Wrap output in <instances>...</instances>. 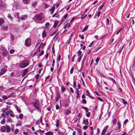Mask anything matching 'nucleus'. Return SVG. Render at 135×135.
I'll use <instances>...</instances> for the list:
<instances>
[{
	"instance_id": "20",
	"label": "nucleus",
	"mask_w": 135,
	"mask_h": 135,
	"mask_svg": "<svg viewBox=\"0 0 135 135\" xmlns=\"http://www.w3.org/2000/svg\"><path fill=\"white\" fill-rule=\"evenodd\" d=\"M71 113V111L69 110L68 109L65 110V115H67L68 114H69Z\"/></svg>"
},
{
	"instance_id": "9",
	"label": "nucleus",
	"mask_w": 135,
	"mask_h": 135,
	"mask_svg": "<svg viewBox=\"0 0 135 135\" xmlns=\"http://www.w3.org/2000/svg\"><path fill=\"white\" fill-rule=\"evenodd\" d=\"M107 128L108 127L107 126H106L104 128V129L102 131V132L101 133L102 135L104 134L105 133L106 131V130Z\"/></svg>"
},
{
	"instance_id": "33",
	"label": "nucleus",
	"mask_w": 135,
	"mask_h": 135,
	"mask_svg": "<svg viewBox=\"0 0 135 135\" xmlns=\"http://www.w3.org/2000/svg\"><path fill=\"white\" fill-rule=\"evenodd\" d=\"M10 38L11 39V40L12 41H13L14 40L13 36L11 34L10 35Z\"/></svg>"
},
{
	"instance_id": "45",
	"label": "nucleus",
	"mask_w": 135,
	"mask_h": 135,
	"mask_svg": "<svg viewBox=\"0 0 135 135\" xmlns=\"http://www.w3.org/2000/svg\"><path fill=\"white\" fill-rule=\"evenodd\" d=\"M61 88L62 92H64L65 90V88L63 86H62Z\"/></svg>"
},
{
	"instance_id": "38",
	"label": "nucleus",
	"mask_w": 135,
	"mask_h": 135,
	"mask_svg": "<svg viewBox=\"0 0 135 135\" xmlns=\"http://www.w3.org/2000/svg\"><path fill=\"white\" fill-rule=\"evenodd\" d=\"M78 135H81L82 133H81V131L80 129H79L78 130Z\"/></svg>"
},
{
	"instance_id": "44",
	"label": "nucleus",
	"mask_w": 135,
	"mask_h": 135,
	"mask_svg": "<svg viewBox=\"0 0 135 135\" xmlns=\"http://www.w3.org/2000/svg\"><path fill=\"white\" fill-rule=\"evenodd\" d=\"M82 54V52L80 51H78V56H79L80 55H82L81 54Z\"/></svg>"
},
{
	"instance_id": "34",
	"label": "nucleus",
	"mask_w": 135,
	"mask_h": 135,
	"mask_svg": "<svg viewBox=\"0 0 135 135\" xmlns=\"http://www.w3.org/2000/svg\"><path fill=\"white\" fill-rule=\"evenodd\" d=\"M104 5V4H103L102 5L100 6L98 8V9L99 10H101Z\"/></svg>"
},
{
	"instance_id": "48",
	"label": "nucleus",
	"mask_w": 135,
	"mask_h": 135,
	"mask_svg": "<svg viewBox=\"0 0 135 135\" xmlns=\"http://www.w3.org/2000/svg\"><path fill=\"white\" fill-rule=\"evenodd\" d=\"M82 103L83 104H86V100L85 99H82Z\"/></svg>"
},
{
	"instance_id": "3",
	"label": "nucleus",
	"mask_w": 135,
	"mask_h": 135,
	"mask_svg": "<svg viewBox=\"0 0 135 135\" xmlns=\"http://www.w3.org/2000/svg\"><path fill=\"white\" fill-rule=\"evenodd\" d=\"M31 44V40L30 38H28L26 39L25 41V44L27 47L30 46Z\"/></svg>"
},
{
	"instance_id": "64",
	"label": "nucleus",
	"mask_w": 135,
	"mask_h": 135,
	"mask_svg": "<svg viewBox=\"0 0 135 135\" xmlns=\"http://www.w3.org/2000/svg\"><path fill=\"white\" fill-rule=\"evenodd\" d=\"M88 128V127L86 126H84L83 127V129L84 130Z\"/></svg>"
},
{
	"instance_id": "6",
	"label": "nucleus",
	"mask_w": 135,
	"mask_h": 135,
	"mask_svg": "<svg viewBox=\"0 0 135 135\" xmlns=\"http://www.w3.org/2000/svg\"><path fill=\"white\" fill-rule=\"evenodd\" d=\"M28 71V70L26 69L23 70V72L22 74V77L24 76L27 73Z\"/></svg>"
},
{
	"instance_id": "22",
	"label": "nucleus",
	"mask_w": 135,
	"mask_h": 135,
	"mask_svg": "<svg viewBox=\"0 0 135 135\" xmlns=\"http://www.w3.org/2000/svg\"><path fill=\"white\" fill-rule=\"evenodd\" d=\"M76 94H77V98H78L79 97L80 95L79 91V90L77 88H76Z\"/></svg>"
},
{
	"instance_id": "5",
	"label": "nucleus",
	"mask_w": 135,
	"mask_h": 135,
	"mask_svg": "<svg viewBox=\"0 0 135 135\" xmlns=\"http://www.w3.org/2000/svg\"><path fill=\"white\" fill-rule=\"evenodd\" d=\"M11 128L8 125H6V130L7 133H9L10 132Z\"/></svg>"
},
{
	"instance_id": "40",
	"label": "nucleus",
	"mask_w": 135,
	"mask_h": 135,
	"mask_svg": "<svg viewBox=\"0 0 135 135\" xmlns=\"http://www.w3.org/2000/svg\"><path fill=\"white\" fill-rule=\"evenodd\" d=\"M23 115L21 113L19 116V118L20 119H22L23 117Z\"/></svg>"
},
{
	"instance_id": "29",
	"label": "nucleus",
	"mask_w": 135,
	"mask_h": 135,
	"mask_svg": "<svg viewBox=\"0 0 135 135\" xmlns=\"http://www.w3.org/2000/svg\"><path fill=\"white\" fill-rule=\"evenodd\" d=\"M21 121H18L17 123L16 124V126H21Z\"/></svg>"
},
{
	"instance_id": "19",
	"label": "nucleus",
	"mask_w": 135,
	"mask_h": 135,
	"mask_svg": "<svg viewBox=\"0 0 135 135\" xmlns=\"http://www.w3.org/2000/svg\"><path fill=\"white\" fill-rule=\"evenodd\" d=\"M46 135H52L53 134V133L51 131H49L45 133Z\"/></svg>"
},
{
	"instance_id": "36",
	"label": "nucleus",
	"mask_w": 135,
	"mask_h": 135,
	"mask_svg": "<svg viewBox=\"0 0 135 135\" xmlns=\"http://www.w3.org/2000/svg\"><path fill=\"white\" fill-rule=\"evenodd\" d=\"M44 4L45 5V8H46L49 7V4H47L46 3H44Z\"/></svg>"
},
{
	"instance_id": "26",
	"label": "nucleus",
	"mask_w": 135,
	"mask_h": 135,
	"mask_svg": "<svg viewBox=\"0 0 135 135\" xmlns=\"http://www.w3.org/2000/svg\"><path fill=\"white\" fill-rule=\"evenodd\" d=\"M10 19L11 21L13 20V18L11 16V15L9 14L7 16Z\"/></svg>"
},
{
	"instance_id": "52",
	"label": "nucleus",
	"mask_w": 135,
	"mask_h": 135,
	"mask_svg": "<svg viewBox=\"0 0 135 135\" xmlns=\"http://www.w3.org/2000/svg\"><path fill=\"white\" fill-rule=\"evenodd\" d=\"M10 110L9 111H7L6 113V114L8 116L9 115V114L10 113Z\"/></svg>"
},
{
	"instance_id": "10",
	"label": "nucleus",
	"mask_w": 135,
	"mask_h": 135,
	"mask_svg": "<svg viewBox=\"0 0 135 135\" xmlns=\"http://www.w3.org/2000/svg\"><path fill=\"white\" fill-rule=\"evenodd\" d=\"M55 7L54 6L52 7L50 9V11L51 14H52L53 13L54 10L55 9Z\"/></svg>"
},
{
	"instance_id": "47",
	"label": "nucleus",
	"mask_w": 135,
	"mask_h": 135,
	"mask_svg": "<svg viewBox=\"0 0 135 135\" xmlns=\"http://www.w3.org/2000/svg\"><path fill=\"white\" fill-rule=\"evenodd\" d=\"M14 52V50L13 49H11L9 51V52L11 54H12Z\"/></svg>"
},
{
	"instance_id": "50",
	"label": "nucleus",
	"mask_w": 135,
	"mask_h": 135,
	"mask_svg": "<svg viewBox=\"0 0 135 135\" xmlns=\"http://www.w3.org/2000/svg\"><path fill=\"white\" fill-rule=\"evenodd\" d=\"M37 4V2H35L32 4V6L33 7H35Z\"/></svg>"
},
{
	"instance_id": "41",
	"label": "nucleus",
	"mask_w": 135,
	"mask_h": 135,
	"mask_svg": "<svg viewBox=\"0 0 135 135\" xmlns=\"http://www.w3.org/2000/svg\"><path fill=\"white\" fill-rule=\"evenodd\" d=\"M100 59V57H97V58L96 59V60H95V62H96L97 63H98V62H99V60Z\"/></svg>"
},
{
	"instance_id": "1",
	"label": "nucleus",
	"mask_w": 135,
	"mask_h": 135,
	"mask_svg": "<svg viewBox=\"0 0 135 135\" xmlns=\"http://www.w3.org/2000/svg\"><path fill=\"white\" fill-rule=\"evenodd\" d=\"M44 17V15L42 13H40L36 15L33 18L34 20L37 22L41 20Z\"/></svg>"
},
{
	"instance_id": "46",
	"label": "nucleus",
	"mask_w": 135,
	"mask_h": 135,
	"mask_svg": "<svg viewBox=\"0 0 135 135\" xmlns=\"http://www.w3.org/2000/svg\"><path fill=\"white\" fill-rule=\"evenodd\" d=\"M40 76V75L39 74H37L35 76L36 80H37Z\"/></svg>"
},
{
	"instance_id": "15",
	"label": "nucleus",
	"mask_w": 135,
	"mask_h": 135,
	"mask_svg": "<svg viewBox=\"0 0 135 135\" xmlns=\"http://www.w3.org/2000/svg\"><path fill=\"white\" fill-rule=\"evenodd\" d=\"M19 14L18 13H16L15 14V15H14V16L15 17H16V16L17 17V18H18V22L20 21V20L21 19L20 17L19 16Z\"/></svg>"
},
{
	"instance_id": "30",
	"label": "nucleus",
	"mask_w": 135,
	"mask_h": 135,
	"mask_svg": "<svg viewBox=\"0 0 135 135\" xmlns=\"http://www.w3.org/2000/svg\"><path fill=\"white\" fill-rule=\"evenodd\" d=\"M122 101L123 103L124 104H127V102L123 99H122Z\"/></svg>"
},
{
	"instance_id": "54",
	"label": "nucleus",
	"mask_w": 135,
	"mask_h": 135,
	"mask_svg": "<svg viewBox=\"0 0 135 135\" xmlns=\"http://www.w3.org/2000/svg\"><path fill=\"white\" fill-rule=\"evenodd\" d=\"M68 14L66 13L64 16L63 17V18H64V19H65L66 17L68 16Z\"/></svg>"
},
{
	"instance_id": "55",
	"label": "nucleus",
	"mask_w": 135,
	"mask_h": 135,
	"mask_svg": "<svg viewBox=\"0 0 135 135\" xmlns=\"http://www.w3.org/2000/svg\"><path fill=\"white\" fill-rule=\"evenodd\" d=\"M128 119H126L123 122V124H126V123L128 122Z\"/></svg>"
},
{
	"instance_id": "39",
	"label": "nucleus",
	"mask_w": 135,
	"mask_h": 135,
	"mask_svg": "<svg viewBox=\"0 0 135 135\" xmlns=\"http://www.w3.org/2000/svg\"><path fill=\"white\" fill-rule=\"evenodd\" d=\"M2 98L4 99V100H6L7 99L8 97H7L6 96V95H3L2 96Z\"/></svg>"
},
{
	"instance_id": "42",
	"label": "nucleus",
	"mask_w": 135,
	"mask_h": 135,
	"mask_svg": "<svg viewBox=\"0 0 135 135\" xmlns=\"http://www.w3.org/2000/svg\"><path fill=\"white\" fill-rule=\"evenodd\" d=\"M74 71V68H72L70 70V74H72L73 73V71Z\"/></svg>"
},
{
	"instance_id": "59",
	"label": "nucleus",
	"mask_w": 135,
	"mask_h": 135,
	"mask_svg": "<svg viewBox=\"0 0 135 135\" xmlns=\"http://www.w3.org/2000/svg\"><path fill=\"white\" fill-rule=\"evenodd\" d=\"M90 112H88L86 114V115L87 117H89L90 116Z\"/></svg>"
},
{
	"instance_id": "12",
	"label": "nucleus",
	"mask_w": 135,
	"mask_h": 135,
	"mask_svg": "<svg viewBox=\"0 0 135 135\" xmlns=\"http://www.w3.org/2000/svg\"><path fill=\"white\" fill-rule=\"evenodd\" d=\"M4 22V20L2 18H0V26H1Z\"/></svg>"
},
{
	"instance_id": "60",
	"label": "nucleus",
	"mask_w": 135,
	"mask_h": 135,
	"mask_svg": "<svg viewBox=\"0 0 135 135\" xmlns=\"http://www.w3.org/2000/svg\"><path fill=\"white\" fill-rule=\"evenodd\" d=\"M70 91L72 93H74V91L73 90V89L72 88H70Z\"/></svg>"
},
{
	"instance_id": "31",
	"label": "nucleus",
	"mask_w": 135,
	"mask_h": 135,
	"mask_svg": "<svg viewBox=\"0 0 135 135\" xmlns=\"http://www.w3.org/2000/svg\"><path fill=\"white\" fill-rule=\"evenodd\" d=\"M117 125L118 126V128L119 129L121 127V125L120 123L119 122H117Z\"/></svg>"
},
{
	"instance_id": "53",
	"label": "nucleus",
	"mask_w": 135,
	"mask_h": 135,
	"mask_svg": "<svg viewBox=\"0 0 135 135\" xmlns=\"http://www.w3.org/2000/svg\"><path fill=\"white\" fill-rule=\"evenodd\" d=\"M85 62V59H83L82 60V64H81V66H83L84 64V63Z\"/></svg>"
},
{
	"instance_id": "27",
	"label": "nucleus",
	"mask_w": 135,
	"mask_h": 135,
	"mask_svg": "<svg viewBox=\"0 0 135 135\" xmlns=\"http://www.w3.org/2000/svg\"><path fill=\"white\" fill-rule=\"evenodd\" d=\"M82 108L85 110L86 112H88V109L86 107L83 106Z\"/></svg>"
},
{
	"instance_id": "49",
	"label": "nucleus",
	"mask_w": 135,
	"mask_h": 135,
	"mask_svg": "<svg viewBox=\"0 0 135 135\" xmlns=\"http://www.w3.org/2000/svg\"><path fill=\"white\" fill-rule=\"evenodd\" d=\"M124 44L123 45V46H122V48H121L120 50L119 51V54H120L121 53V51H122V49H123V48H124Z\"/></svg>"
},
{
	"instance_id": "37",
	"label": "nucleus",
	"mask_w": 135,
	"mask_h": 135,
	"mask_svg": "<svg viewBox=\"0 0 135 135\" xmlns=\"http://www.w3.org/2000/svg\"><path fill=\"white\" fill-rule=\"evenodd\" d=\"M82 56V55H80L78 59V61L79 62H80V61L81 59V57Z\"/></svg>"
},
{
	"instance_id": "7",
	"label": "nucleus",
	"mask_w": 135,
	"mask_h": 135,
	"mask_svg": "<svg viewBox=\"0 0 135 135\" xmlns=\"http://www.w3.org/2000/svg\"><path fill=\"white\" fill-rule=\"evenodd\" d=\"M27 17L28 15H27L22 16L21 17H20V20H25L27 18Z\"/></svg>"
},
{
	"instance_id": "23",
	"label": "nucleus",
	"mask_w": 135,
	"mask_h": 135,
	"mask_svg": "<svg viewBox=\"0 0 135 135\" xmlns=\"http://www.w3.org/2000/svg\"><path fill=\"white\" fill-rule=\"evenodd\" d=\"M88 27L89 26L88 25H87L81 31L82 32H83L87 30Z\"/></svg>"
},
{
	"instance_id": "35",
	"label": "nucleus",
	"mask_w": 135,
	"mask_h": 135,
	"mask_svg": "<svg viewBox=\"0 0 135 135\" xmlns=\"http://www.w3.org/2000/svg\"><path fill=\"white\" fill-rule=\"evenodd\" d=\"M18 131H19L18 129H15V131H14V133L15 134H16L18 133Z\"/></svg>"
},
{
	"instance_id": "8",
	"label": "nucleus",
	"mask_w": 135,
	"mask_h": 135,
	"mask_svg": "<svg viewBox=\"0 0 135 135\" xmlns=\"http://www.w3.org/2000/svg\"><path fill=\"white\" fill-rule=\"evenodd\" d=\"M6 71V70L4 68H2L1 69L0 74L2 75Z\"/></svg>"
},
{
	"instance_id": "13",
	"label": "nucleus",
	"mask_w": 135,
	"mask_h": 135,
	"mask_svg": "<svg viewBox=\"0 0 135 135\" xmlns=\"http://www.w3.org/2000/svg\"><path fill=\"white\" fill-rule=\"evenodd\" d=\"M1 130L2 132H4L6 131V126H3L1 127Z\"/></svg>"
},
{
	"instance_id": "32",
	"label": "nucleus",
	"mask_w": 135,
	"mask_h": 135,
	"mask_svg": "<svg viewBox=\"0 0 135 135\" xmlns=\"http://www.w3.org/2000/svg\"><path fill=\"white\" fill-rule=\"evenodd\" d=\"M7 122L11 123L12 122V119L11 118H8L7 120Z\"/></svg>"
},
{
	"instance_id": "57",
	"label": "nucleus",
	"mask_w": 135,
	"mask_h": 135,
	"mask_svg": "<svg viewBox=\"0 0 135 135\" xmlns=\"http://www.w3.org/2000/svg\"><path fill=\"white\" fill-rule=\"evenodd\" d=\"M55 62V61L54 59L53 60L52 62V67H54V64Z\"/></svg>"
},
{
	"instance_id": "4",
	"label": "nucleus",
	"mask_w": 135,
	"mask_h": 135,
	"mask_svg": "<svg viewBox=\"0 0 135 135\" xmlns=\"http://www.w3.org/2000/svg\"><path fill=\"white\" fill-rule=\"evenodd\" d=\"M33 106L38 110H39V101L37 100L32 104Z\"/></svg>"
},
{
	"instance_id": "63",
	"label": "nucleus",
	"mask_w": 135,
	"mask_h": 135,
	"mask_svg": "<svg viewBox=\"0 0 135 135\" xmlns=\"http://www.w3.org/2000/svg\"><path fill=\"white\" fill-rule=\"evenodd\" d=\"M44 53V51L43 50L41 52V53L39 54V56H41L42 55H43Z\"/></svg>"
},
{
	"instance_id": "61",
	"label": "nucleus",
	"mask_w": 135,
	"mask_h": 135,
	"mask_svg": "<svg viewBox=\"0 0 135 135\" xmlns=\"http://www.w3.org/2000/svg\"><path fill=\"white\" fill-rule=\"evenodd\" d=\"M94 42V41H93L88 46L90 47H91L93 44Z\"/></svg>"
},
{
	"instance_id": "14",
	"label": "nucleus",
	"mask_w": 135,
	"mask_h": 135,
	"mask_svg": "<svg viewBox=\"0 0 135 135\" xmlns=\"http://www.w3.org/2000/svg\"><path fill=\"white\" fill-rule=\"evenodd\" d=\"M10 116L12 117H14L15 116V114H13V112L11 110H10Z\"/></svg>"
},
{
	"instance_id": "17",
	"label": "nucleus",
	"mask_w": 135,
	"mask_h": 135,
	"mask_svg": "<svg viewBox=\"0 0 135 135\" xmlns=\"http://www.w3.org/2000/svg\"><path fill=\"white\" fill-rule=\"evenodd\" d=\"M58 23V21H56L54 23V27L55 28L56 27Z\"/></svg>"
},
{
	"instance_id": "16",
	"label": "nucleus",
	"mask_w": 135,
	"mask_h": 135,
	"mask_svg": "<svg viewBox=\"0 0 135 135\" xmlns=\"http://www.w3.org/2000/svg\"><path fill=\"white\" fill-rule=\"evenodd\" d=\"M60 97V96L59 94H57L56 95L55 98V99L56 101H57L59 99Z\"/></svg>"
},
{
	"instance_id": "24",
	"label": "nucleus",
	"mask_w": 135,
	"mask_h": 135,
	"mask_svg": "<svg viewBox=\"0 0 135 135\" xmlns=\"http://www.w3.org/2000/svg\"><path fill=\"white\" fill-rule=\"evenodd\" d=\"M42 36L43 38H44V37H45L46 36V34L45 31H44L42 33Z\"/></svg>"
},
{
	"instance_id": "11",
	"label": "nucleus",
	"mask_w": 135,
	"mask_h": 135,
	"mask_svg": "<svg viewBox=\"0 0 135 135\" xmlns=\"http://www.w3.org/2000/svg\"><path fill=\"white\" fill-rule=\"evenodd\" d=\"M8 28V26L7 25H4L2 26V29L4 31L6 30Z\"/></svg>"
},
{
	"instance_id": "58",
	"label": "nucleus",
	"mask_w": 135,
	"mask_h": 135,
	"mask_svg": "<svg viewBox=\"0 0 135 135\" xmlns=\"http://www.w3.org/2000/svg\"><path fill=\"white\" fill-rule=\"evenodd\" d=\"M97 98L100 101H101V102H103V100L102 99V98H99V97H98Z\"/></svg>"
},
{
	"instance_id": "21",
	"label": "nucleus",
	"mask_w": 135,
	"mask_h": 135,
	"mask_svg": "<svg viewBox=\"0 0 135 135\" xmlns=\"http://www.w3.org/2000/svg\"><path fill=\"white\" fill-rule=\"evenodd\" d=\"M30 0H22V1L23 3L26 4H28Z\"/></svg>"
},
{
	"instance_id": "43",
	"label": "nucleus",
	"mask_w": 135,
	"mask_h": 135,
	"mask_svg": "<svg viewBox=\"0 0 135 135\" xmlns=\"http://www.w3.org/2000/svg\"><path fill=\"white\" fill-rule=\"evenodd\" d=\"M79 37L81 38L82 39H83L84 38V37L83 35H79Z\"/></svg>"
},
{
	"instance_id": "28",
	"label": "nucleus",
	"mask_w": 135,
	"mask_h": 135,
	"mask_svg": "<svg viewBox=\"0 0 135 135\" xmlns=\"http://www.w3.org/2000/svg\"><path fill=\"white\" fill-rule=\"evenodd\" d=\"M5 122V119L3 118L2 120L1 121V123L3 124H4Z\"/></svg>"
},
{
	"instance_id": "56",
	"label": "nucleus",
	"mask_w": 135,
	"mask_h": 135,
	"mask_svg": "<svg viewBox=\"0 0 135 135\" xmlns=\"http://www.w3.org/2000/svg\"><path fill=\"white\" fill-rule=\"evenodd\" d=\"M6 111V109L4 108H3L2 109V111L3 113H5Z\"/></svg>"
},
{
	"instance_id": "51",
	"label": "nucleus",
	"mask_w": 135,
	"mask_h": 135,
	"mask_svg": "<svg viewBox=\"0 0 135 135\" xmlns=\"http://www.w3.org/2000/svg\"><path fill=\"white\" fill-rule=\"evenodd\" d=\"M14 126L13 125H12L11 126V130L12 131H13L14 130Z\"/></svg>"
},
{
	"instance_id": "18",
	"label": "nucleus",
	"mask_w": 135,
	"mask_h": 135,
	"mask_svg": "<svg viewBox=\"0 0 135 135\" xmlns=\"http://www.w3.org/2000/svg\"><path fill=\"white\" fill-rule=\"evenodd\" d=\"M83 123L86 125H88V120L84 119L83 120Z\"/></svg>"
},
{
	"instance_id": "25",
	"label": "nucleus",
	"mask_w": 135,
	"mask_h": 135,
	"mask_svg": "<svg viewBox=\"0 0 135 135\" xmlns=\"http://www.w3.org/2000/svg\"><path fill=\"white\" fill-rule=\"evenodd\" d=\"M4 4L1 0H0V7H3Z\"/></svg>"
},
{
	"instance_id": "62",
	"label": "nucleus",
	"mask_w": 135,
	"mask_h": 135,
	"mask_svg": "<svg viewBox=\"0 0 135 135\" xmlns=\"http://www.w3.org/2000/svg\"><path fill=\"white\" fill-rule=\"evenodd\" d=\"M116 118H115L113 121V124H114L116 123Z\"/></svg>"
},
{
	"instance_id": "2",
	"label": "nucleus",
	"mask_w": 135,
	"mask_h": 135,
	"mask_svg": "<svg viewBox=\"0 0 135 135\" xmlns=\"http://www.w3.org/2000/svg\"><path fill=\"white\" fill-rule=\"evenodd\" d=\"M30 64V62L27 60H24L19 64V67L21 68H24L28 66Z\"/></svg>"
}]
</instances>
